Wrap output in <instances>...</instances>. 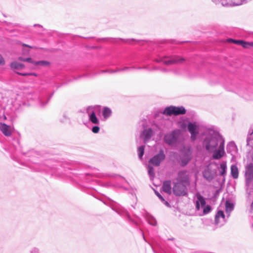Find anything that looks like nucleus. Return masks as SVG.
<instances>
[{"mask_svg": "<svg viewBox=\"0 0 253 253\" xmlns=\"http://www.w3.org/2000/svg\"><path fill=\"white\" fill-rule=\"evenodd\" d=\"M164 113L163 111L160 110L155 111L153 117L149 120L151 126H169L171 123V121Z\"/></svg>", "mask_w": 253, "mask_h": 253, "instance_id": "nucleus-1", "label": "nucleus"}, {"mask_svg": "<svg viewBox=\"0 0 253 253\" xmlns=\"http://www.w3.org/2000/svg\"><path fill=\"white\" fill-rule=\"evenodd\" d=\"M177 126H199L201 124L196 113L191 111L188 112L185 116L180 117L177 122Z\"/></svg>", "mask_w": 253, "mask_h": 253, "instance_id": "nucleus-2", "label": "nucleus"}, {"mask_svg": "<svg viewBox=\"0 0 253 253\" xmlns=\"http://www.w3.org/2000/svg\"><path fill=\"white\" fill-rule=\"evenodd\" d=\"M222 140H224L223 137L218 132H214L212 135L205 138L203 146L208 151L212 152L216 149L218 142L220 143Z\"/></svg>", "mask_w": 253, "mask_h": 253, "instance_id": "nucleus-3", "label": "nucleus"}, {"mask_svg": "<svg viewBox=\"0 0 253 253\" xmlns=\"http://www.w3.org/2000/svg\"><path fill=\"white\" fill-rule=\"evenodd\" d=\"M186 109L183 106H176L170 105L164 108V113L169 117L185 115L186 114Z\"/></svg>", "mask_w": 253, "mask_h": 253, "instance_id": "nucleus-4", "label": "nucleus"}, {"mask_svg": "<svg viewBox=\"0 0 253 253\" xmlns=\"http://www.w3.org/2000/svg\"><path fill=\"white\" fill-rule=\"evenodd\" d=\"M182 139V136L179 130H175L171 133H168L164 137L165 142L169 145L180 142Z\"/></svg>", "mask_w": 253, "mask_h": 253, "instance_id": "nucleus-5", "label": "nucleus"}, {"mask_svg": "<svg viewBox=\"0 0 253 253\" xmlns=\"http://www.w3.org/2000/svg\"><path fill=\"white\" fill-rule=\"evenodd\" d=\"M100 106H88L86 108V113L88 114V120L86 122H84V124L87 126L88 122H91L95 125H98L99 124V120L96 117L95 110L97 108L100 109Z\"/></svg>", "mask_w": 253, "mask_h": 253, "instance_id": "nucleus-6", "label": "nucleus"}, {"mask_svg": "<svg viewBox=\"0 0 253 253\" xmlns=\"http://www.w3.org/2000/svg\"><path fill=\"white\" fill-rule=\"evenodd\" d=\"M187 184L177 181L174 183L172 188L173 194L177 196H185L187 194Z\"/></svg>", "mask_w": 253, "mask_h": 253, "instance_id": "nucleus-7", "label": "nucleus"}, {"mask_svg": "<svg viewBox=\"0 0 253 253\" xmlns=\"http://www.w3.org/2000/svg\"><path fill=\"white\" fill-rule=\"evenodd\" d=\"M166 57L155 59L156 62H163L166 65H170L175 63H182L185 61V59L178 56L170 57L169 59L166 60Z\"/></svg>", "mask_w": 253, "mask_h": 253, "instance_id": "nucleus-8", "label": "nucleus"}, {"mask_svg": "<svg viewBox=\"0 0 253 253\" xmlns=\"http://www.w3.org/2000/svg\"><path fill=\"white\" fill-rule=\"evenodd\" d=\"M251 0H219V1L215 4H217L220 2L223 6L232 7L246 3Z\"/></svg>", "mask_w": 253, "mask_h": 253, "instance_id": "nucleus-9", "label": "nucleus"}, {"mask_svg": "<svg viewBox=\"0 0 253 253\" xmlns=\"http://www.w3.org/2000/svg\"><path fill=\"white\" fill-rule=\"evenodd\" d=\"M193 202L195 204L197 211H200L201 208L205 206L206 202L205 199L199 192L196 193L193 198Z\"/></svg>", "mask_w": 253, "mask_h": 253, "instance_id": "nucleus-10", "label": "nucleus"}, {"mask_svg": "<svg viewBox=\"0 0 253 253\" xmlns=\"http://www.w3.org/2000/svg\"><path fill=\"white\" fill-rule=\"evenodd\" d=\"M165 158V155L164 152L161 149L158 154L154 156L149 160V163L155 166H159Z\"/></svg>", "mask_w": 253, "mask_h": 253, "instance_id": "nucleus-11", "label": "nucleus"}, {"mask_svg": "<svg viewBox=\"0 0 253 253\" xmlns=\"http://www.w3.org/2000/svg\"><path fill=\"white\" fill-rule=\"evenodd\" d=\"M177 181L190 185L189 174L186 170H181L178 172L176 178Z\"/></svg>", "mask_w": 253, "mask_h": 253, "instance_id": "nucleus-12", "label": "nucleus"}, {"mask_svg": "<svg viewBox=\"0 0 253 253\" xmlns=\"http://www.w3.org/2000/svg\"><path fill=\"white\" fill-rule=\"evenodd\" d=\"M245 177L246 186H249L251 183L253 181V164H250L247 167Z\"/></svg>", "mask_w": 253, "mask_h": 253, "instance_id": "nucleus-13", "label": "nucleus"}, {"mask_svg": "<svg viewBox=\"0 0 253 253\" xmlns=\"http://www.w3.org/2000/svg\"><path fill=\"white\" fill-rule=\"evenodd\" d=\"M54 92L50 95L46 94H41L38 98L39 105L41 108H44L52 97Z\"/></svg>", "mask_w": 253, "mask_h": 253, "instance_id": "nucleus-14", "label": "nucleus"}, {"mask_svg": "<svg viewBox=\"0 0 253 253\" xmlns=\"http://www.w3.org/2000/svg\"><path fill=\"white\" fill-rule=\"evenodd\" d=\"M213 152L214 153L213 154L212 157L214 159L218 160L223 157L225 153L224 140H222V142H220L218 150H216V149Z\"/></svg>", "mask_w": 253, "mask_h": 253, "instance_id": "nucleus-15", "label": "nucleus"}, {"mask_svg": "<svg viewBox=\"0 0 253 253\" xmlns=\"http://www.w3.org/2000/svg\"><path fill=\"white\" fill-rule=\"evenodd\" d=\"M153 135V132L150 127L144 129L140 134V137L146 143Z\"/></svg>", "mask_w": 253, "mask_h": 253, "instance_id": "nucleus-16", "label": "nucleus"}, {"mask_svg": "<svg viewBox=\"0 0 253 253\" xmlns=\"http://www.w3.org/2000/svg\"><path fill=\"white\" fill-rule=\"evenodd\" d=\"M215 174V172L211 169L209 167L203 172L204 177L209 181H211L213 179Z\"/></svg>", "mask_w": 253, "mask_h": 253, "instance_id": "nucleus-17", "label": "nucleus"}, {"mask_svg": "<svg viewBox=\"0 0 253 253\" xmlns=\"http://www.w3.org/2000/svg\"><path fill=\"white\" fill-rule=\"evenodd\" d=\"M225 217L224 212L219 210L217 211L215 216V222L216 224H223L225 222Z\"/></svg>", "mask_w": 253, "mask_h": 253, "instance_id": "nucleus-18", "label": "nucleus"}, {"mask_svg": "<svg viewBox=\"0 0 253 253\" xmlns=\"http://www.w3.org/2000/svg\"><path fill=\"white\" fill-rule=\"evenodd\" d=\"M191 153L190 150L188 149L186 151L185 156L181 159V166L184 167L189 163L191 158Z\"/></svg>", "mask_w": 253, "mask_h": 253, "instance_id": "nucleus-19", "label": "nucleus"}, {"mask_svg": "<svg viewBox=\"0 0 253 253\" xmlns=\"http://www.w3.org/2000/svg\"><path fill=\"white\" fill-rule=\"evenodd\" d=\"M112 110L111 109L108 107H103L102 108V120L106 121L107 120L111 115H112Z\"/></svg>", "mask_w": 253, "mask_h": 253, "instance_id": "nucleus-20", "label": "nucleus"}, {"mask_svg": "<svg viewBox=\"0 0 253 253\" xmlns=\"http://www.w3.org/2000/svg\"><path fill=\"white\" fill-rule=\"evenodd\" d=\"M0 131L6 136H10L14 132V127H0Z\"/></svg>", "mask_w": 253, "mask_h": 253, "instance_id": "nucleus-21", "label": "nucleus"}, {"mask_svg": "<svg viewBox=\"0 0 253 253\" xmlns=\"http://www.w3.org/2000/svg\"><path fill=\"white\" fill-rule=\"evenodd\" d=\"M162 189L165 192L168 194L171 193V182L170 181H165L163 183Z\"/></svg>", "mask_w": 253, "mask_h": 253, "instance_id": "nucleus-22", "label": "nucleus"}, {"mask_svg": "<svg viewBox=\"0 0 253 253\" xmlns=\"http://www.w3.org/2000/svg\"><path fill=\"white\" fill-rule=\"evenodd\" d=\"M231 174L233 178L237 179L239 176L238 169L236 165H233L231 167Z\"/></svg>", "mask_w": 253, "mask_h": 253, "instance_id": "nucleus-23", "label": "nucleus"}, {"mask_svg": "<svg viewBox=\"0 0 253 253\" xmlns=\"http://www.w3.org/2000/svg\"><path fill=\"white\" fill-rule=\"evenodd\" d=\"M60 122L63 124L67 125L70 122V117L67 112L63 113L62 117L60 119Z\"/></svg>", "mask_w": 253, "mask_h": 253, "instance_id": "nucleus-24", "label": "nucleus"}, {"mask_svg": "<svg viewBox=\"0 0 253 253\" xmlns=\"http://www.w3.org/2000/svg\"><path fill=\"white\" fill-rule=\"evenodd\" d=\"M234 205L229 201H226L225 203L226 212L228 213V216L230 215V213L234 209Z\"/></svg>", "mask_w": 253, "mask_h": 253, "instance_id": "nucleus-25", "label": "nucleus"}, {"mask_svg": "<svg viewBox=\"0 0 253 253\" xmlns=\"http://www.w3.org/2000/svg\"><path fill=\"white\" fill-rule=\"evenodd\" d=\"M10 66L11 69L18 70L22 69L25 67L23 64L20 63L16 61L11 62Z\"/></svg>", "mask_w": 253, "mask_h": 253, "instance_id": "nucleus-26", "label": "nucleus"}, {"mask_svg": "<svg viewBox=\"0 0 253 253\" xmlns=\"http://www.w3.org/2000/svg\"><path fill=\"white\" fill-rule=\"evenodd\" d=\"M149 120H151V119L145 118L140 120L139 122V126H151Z\"/></svg>", "mask_w": 253, "mask_h": 253, "instance_id": "nucleus-27", "label": "nucleus"}, {"mask_svg": "<svg viewBox=\"0 0 253 253\" xmlns=\"http://www.w3.org/2000/svg\"><path fill=\"white\" fill-rule=\"evenodd\" d=\"M49 65L50 62L46 60L36 61L34 62V65L37 66L47 67Z\"/></svg>", "mask_w": 253, "mask_h": 253, "instance_id": "nucleus-28", "label": "nucleus"}, {"mask_svg": "<svg viewBox=\"0 0 253 253\" xmlns=\"http://www.w3.org/2000/svg\"><path fill=\"white\" fill-rule=\"evenodd\" d=\"M240 45L245 48H249L251 47H253V42H246L242 40Z\"/></svg>", "mask_w": 253, "mask_h": 253, "instance_id": "nucleus-29", "label": "nucleus"}, {"mask_svg": "<svg viewBox=\"0 0 253 253\" xmlns=\"http://www.w3.org/2000/svg\"><path fill=\"white\" fill-rule=\"evenodd\" d=\"M188 131L191 134V139L194 140L196 137L197 129L198 127H187Z\"/></svg>", "mask_w": 253, "mask_h": 253, "instance_id": "nucleus-30", "label": "nucleus"}, {"mask_svg": "<svg viewBox=\"0 0 253 253\" xmlns=\"http://www.w3.org/2000/svg\"><path fill=\"white\" fill-rule=\"evenodd\" d=\"M226 163L225 162H223L220 166V169H221V171H220V175L222 176H223L226 172Z\"/></svg>", "mask_w": 253, "mask_h": 253, "instance_id": "nucleus-31", "label": "nucleus"}, {"mask_svg": "<svg viewBox=\"0 0 253 253\" xmlns=\"http://www.w3.org/2000/svg\"><path fill=\"white\" fill-rule=\"evenodd\" d=\"M148 222L151 225L156 226L157 224V221L156 219L151 216H148L146 217Z\"/></svg>", "mask_w": 253, "mask_h": 253, "instance_id": "nucleus-32", "label": "nucleus"}, {"mask_svg": "<svg viewBox=\"0 0 253 253\" xmlns=\"http://www.w3.org/2000/svg\"><path fill=\"white\" fill-rule=\"evenodd\" d=\"M137 151H138V155L139 158L140 159H141L144 155V146H141L139 147L138 148Z\"/></svg>", "mask_w": 253, "mask_h": 253, "instance_id": "nucleus-33", "label": "nucleus"}, {"mask_svg": "<svg viewBox=\"0 0 253 253\" xmlns=\"http://www.w3.org/2000/svg\"><path fill=\"white\" fill-rule=\"evenodd\" d=\"M227 41L229 43H234L240 45L242 40H235L232 38H229L227 40Z\"/></svg>", "mask_w": 253, "mask_h": 253, "instance_id": "nucleus-34", "label": "nucleus"}, {"mask_svg": "<svg viewBox=\"0 0 253 253\" xmlns=\"http://www.w3.org/2000/svg\"><path fill=\"white\" fill-rule=\"evenodd\" d=\"M119 40L122 41V42L126 43H132L133 42H135L137 43H139L141 41L136 40L134 39H118Z\"/></svg>", "mask_w": 253, "mask_h": 253, "instance_id": "nucleus-35", "label": "nucleus"}, {"mask_svg": "<svg viewBox=\"0 0 253 253\" xmlns=\"http://www.w3.org/2000/svg\"><path fill=\"white\" fill-rule=\"evenodd\" d=\"M236 148L235 144L234 142H230L227 146V151L229 150H234Z\"/></svg>", "mask_w": 253, "mask_h": 253, "instance_id": "nucleus-36", "label": "nucleus"}, {"mask_svg": "<svg viewBox=\"0 0 253 253\" xmlns=\"http://www.w3.org/2000/svg\"><path fill=\"white\" fill-rule=\"evenodd\" d=\"M211 207L210 205L206 206L203 209V214H207L211 211Z\"/></svg>", "mask_w": 253, "mask_h": 253, "instance_id": "nucleus-37", "label": "nucleus"}, {"mask_svg": "<svg viewBox=\"0 0 253 253\" xmlns=\"http://www.w3.org/2000/svg\"><path fill=\"white\" fill-rule=\"evenodd\" d=\"M148 174L150 175V176L151 177H153L154 176L153 168L151 166H148Z\"/></svg>", "mask_w": 253, "mask_h": 253, "instance_id": "nucleus-38", "label": "nucleus"}, {"mask_svg": "<svg viewBox=\"0 0 253 253\" xmlns=\"http://www.w3.org/2000/svg\"><path fill=\"white\" fill-rule=\"evenodd\" d=\"M129 69H135V67L134 66L125 67L123 68H118V71H119V72H122V71H125L126 70H128Z\"/></svg>", "mask_w": 253, "mask_h": 253, "instance_id": "nucleus-39", "label": "nucleus"}, {"mask_svg": "<svg viewBox=\"0 0 253 253\" xmlns=\"http://www.w3.org/2000/svg\"><path fill=\"white\" fill-rule=\"evenodd\" d=\"M118 72H119L118 71V68L116 70H102L101 71V73H108L110 74H113L115 73H117Z\"/></svg>", "mask_w": 253, "mask_h": 253, "instance_id": "nucleus-40", "label": "nucleus"}, {"mask_svg": "<svg viewBox=\"0 0 253 253\" xmlns=\"http://www.w3.org/2000/svg\"><path fill=\"white\" fill-rule=\"evenodd\" d=\"M23 61L32 63L33 65H34V62H35V61H33L31 57L26 58L25 59H23Z\"/></svg>", "mask_w": 253, "mask_h": 253, "instance_id": "nucleus-41", "label": "nucleus"}, {"mask_svg": "<svg viewBox=\"0 0 253 253\" xmlns=\"http://www.w3.org/2000/svg\"><path fill=\"white\" fill-rule=\"evenodd\" d=\"M30 253H39V250L37 248H34L31 249Z\"/></svg>", "mask_w": 253, "mask_h": 253, "instance_id": "nucleus-42", "label": "nucleus"}, {"mask_svg": "<svg viewBox=\"0 0 253 253\" xmlns=\"http://www.w3.org/2000/svg\"><path fill=\"white\" fill-rule=\"evenodd\" d=\"M156 195L159 197V198L162 201H164L165 199L163 198V197L161 195V194L157 191L155 192Z\"/></svg>", "mask_w": 253, "mask_h": 253, "instance_id": "nucleus-43", "label": "nucleus"}, {"mask_svg": "<svg viewBox=\"0 0 253 253\" xmlns=\"http://www.w3.org/2000/svg\"><path fill=\"white\" fill-rule=\"evenodd\" d=\"M100 127H92L91 130L94 133H97L99 131Z\"/></svg>", "mask_w": 253, "mask_h": 253, "instance_id": "nucleus-44", "label": "nucleus"}, {"mask_svg": "<svg viewBox=\"0 0 253 253\" xmlns=\"http://www.w3.org/2000/svg\"><path fill=\"white\" fill-rule=\"evenodd\" d=\"M5 64V61L1 56V54H0V65H3Z\"/></svg>", "mask_w": 253, "mask_h": 253, "instance_id": "nucleus-45", "label": "nucleus"}, {"mask_svg": "<svg viewBox=\"0 0 253 253\" xmlns=\"http://www.w3.org/2000/svg\"><path fill=\"white\" fill-rule=\"evenodd\" d=\"M16 73L19 75L22 76H29V73H20V72H16Z\"/></svg>", "mask_w": 253, "mask_h": 253, "instance_id": "nucleus-46", "label": "nucleus"}, {"mask_svg": "<svg viewBox=\"0 0 253 253\" xmlns=\"http://www.w3.org/2000/svg\"><path fill=\"white\" fill-rule=\"evenodd\" d=\"M89 75H87V74H83L82 75H80L78 77V78H74V80H78V79H79L80 78H81L82 77H87V76H89Z\"/></svg>", "mask_w": 253, "mask_h": 253, "instance_id": "nucleus-47", "label": "nucleus"}, {"mask_svg": "<svg viewBox=\"0 0 253 253\" xmlns=\"http://www.w3.org/2000/svg\"><path fill=\"white\" fill-rule=\"evenodd\" d=\"M22 46H25V47H29V48H33L34 47L33 46H32L31 45H29L28 44H27L26 43H22Z\"/></svg>", "mask_w": 253, "mask_h": 253, "instance_id": "nucleus-48", "label": "nucleus"}, {"mask_svg": "<svg viewBox=\"0 0 253 253\" xmlns=\"http://www.w3.org/2000/svg\"><path fill=\"white\" fill-rule=\"evenodd\" d=\"M0 125L1 126H10V125H7L5 123H0Z\"/></svg>", "mask_w": 253, "mask_h": 253, "instance_id": "nucleus-49", "label": "nucleus"}, {"mask_svg": "<svg viewBox=\"0 0 253 253\" xmlns=\"http://www.w3.org/2000/svg\"><path fill=\"white\" fill-rule=\"evenodd\" d=\"M164 202V204L167 206V207H170L169 206V204L167 202V201H166L165 200Z\"/></svg>", "mask_w": 253, "mask_h": 253, "instance_id": "nucleus-50", "label": "nucleus"}, {"mask_svg": "<svg viewBox=\"0 0 253 253\" xmlns=\"http://www.w3.org/2000/svg\"><path fill=\"white\" fill-rule=\"evenodd\" d=\"M29 76H34L37 77V74H36L35 73H29Z\"/></svg>", "mask_w": 253, "mask_h": 253, "instance_id": "nucleus-51", "label": "nucleus"}, {"mask_svg": "<svg viewBox=\"0 0 253 253\" xmlns=\"http://www.w3.org/2000/svg\"><path fill=\"white\" fill-rule=\"evenodd\" d=\"M135 69H147V67L145 66V67H138V68H135Z\"/></svg>", "mask_w": 253, "mask_h": 253, "instance_id": "nucleus-52", "label": "nucleus"}, {"mask_svg": "<svg viewBox=\"0 0 253 253\" xmlns=\"http://www.w3.org/2000/svg\"><path fill=\"white\" fill-rule=\"evenodd\" d=\"M34 27L38 26V27H40L41 28H43L42 26V25H40V24H34Z\"/></svg>", "mask_w": 253, "mask_h": 253, "instance_id": "nucleus-53", "label": "nucleus"}, {"mask_svg": "<svg viewBox=\"0 0 253 253\" xmlns=\"http://www.w3.org/2000/svg\"><path fill=\"white\" fill-rule=\"evenodd\" d=\"M25 59V58H23L22 57H20L18 58L19 60L21 61H23V59Z\"/></svg>", "mask_w": 253, "mask_h": 253, "instance_id": "nucleus-54", "label": "nucleus"}, {"mask_svg": "<svg viewBox=\"0 0 253 253\" xmlns=\"http://www.w3.org/2000/svg\"><path fill=\"white\" fill-rule=\"evenodd\" d=\"M163 72H167L168 71V70L166 69H164V68H162L160 69Z\"/></svg>", "mask_w": 253, "mask_h": 253, "instance_id": "nucleus-55", "label": "nucleus"}, {"mask_svg": "<svg viewBox=\"0 0 253 253\" xmlns=\"http://www.w3.org/2000/svg\"><path fill=\"white\" fill-rule=\"evenodd\" d=\"M211 1L214 3H217L219 1V0H211Z\"/></svg>", "mask_w": 253, "mask_h": 253, "instance_id": "nucleus-56", "label": "nucleus"}, {"mask_svg": "<svg viewBox=\"0 0 253 253\" xmlns=\"http://www.w3.org/2000/svg\"><path fill=\"white\" fill-rule=\"evenodd\" d=\"M109 39H112V38H103V39H102V40H109Z\"/></svg>", "mask_w": 253, "mask_h": 253, "instance_id": "nucleus-57", "label": "nucleus"}, {"mask_svg": "<svg viewBox=\"0 0 253 253\" xmlns=\"http://www.w3.org/2000/svg\"><path fill=\"white\" fill-rule=\"evenodd\" d=\"M3 119L5 120L6 119V116L5 115H3Z\"/></svg>", "mask_w": 253, "mask_h": 253, "instance_id": "nucleus-58", "label": "nucleus"}, {"mask_svg": "<svg viewBox=\"0 0 253 253\" xmlns=\"http://www.w3.org/2000/svg\"><path fill=\"white\" fill-rule=\"evenodd\" d=\"M253 134V131H252V132L250 133V135H252V134Z\"/></svg>", "mask_w": 253, "mask_h": 253, "instance_id": "nucleus-59", "label": "nucleus"}, {"mask_svg": "<svg viewBox=\"0 0 253 253\" xmlns=\"http://www.w3.org/2000/svg\"><path fill=\"white\" fill-rule=\"evenodd\" d=\"M128 217L129 218V215L127 214Z\"/></svg>", "mask_w": 253, "mask_h": 253, "instance_id": "nucleus-60", "label": "nucleus"}]
</instances>
